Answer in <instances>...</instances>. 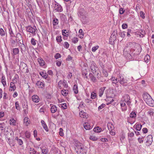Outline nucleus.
<instances>
[{
  "mask_svg": "<svg viewBox=\"0 0 154 154\" xmlns=\"http://www.w3.org/2000/svg\"><path fill=\"white\" fill-rule=\"evenodd\" d=\"M131 43H129L127 44V46L124 48L123 50V55L127 59H130L133 57L134 54L133 53L134 51V49L131 48L129 46Z\"/></svg>",
  "mask_w": 154,
  "mask_h": 154,
  "instance_id": "obj_1",
  "label": "nucleus"
},
{
  "mask_svg": "<svg viewBox=\"0 0 154 154\" xmlns=\"http://www.w3.org/2000/svg\"><path fill=\"white\" fill-rule=\"evenodd\" d=\"M85 146L79 142L76 144V148H75L76 150H77V152H78V150H79L80 152H81L83 153V152H85Z\"/></svg>",
  "mask_w": 154,
  "mask_h": 154,
  "instance_id": "obj_2",
  "label": "nucleus"
},
{
  "mask_svg": "<svg viewBox=\"0 0 154 154\" xmlns=\"http://www.w3.org/2000/svg\"><path fill=\"white\" fill-rule=\"evenodd\" d=\"M90 68L92 72L94 74H96L97 72L99 71L98 68L96 66V63L93 61L91 62Z\"/></svg>",
  "mask_w": 154,
  "mask_h": 154,
  "instance_id": "obj_3",
  "label": "nucleus"
},
{
  "mask_svg": "<svg viewBox=\"0 0 154 154\" xmlns=\"http://www.w3.org/2000/svg\"><path fill=\"white\" fill-rule=\"evenodd\" d=\"M26 28L27 32H30L34 35H35V30L36 29V28L35 26L32 27L29 26L26 27Z\"/></svg>",
  "mask_w": 154,
  "mask_h": 154,
  "instance_id": "obj_4",
  "label": "nucleus"
},
{
  "mask_svg": "<svg viewBox=\"0 0 154 154\" xmlns=\"http://www.w3.org/2000/svg\"><path fill=\"white\" fill-rule=\"evenodd\" d=\"M16 41L18 43V45L23 44V37L22 35L20 33H17L16 36Z\"/></svg>",
  "mask_w": 154,
  "mask_h": 154,
  "instance_id": "obj_5",
  "label": "nucleus"
},
{
  "mask_svg": "<svg viewBox=\"0 0 154 154\" xmlns=\"http://www.w3.org/2000/svg\"><path fill=\"white\" fill-rule=\"evenodd\" d=\"M118 79H119L118 81H119L120 83L122 85H124L125 84L127 83V80L121 75H119Z\"/></svg>",
  "mask_w": 154,
  "mask_h": 154,
  "instance_id": "obj_6",
  "label": "nucleus"
},
{
  "mask_svg": "<svg viewBox=\"0 0 154 154\" xmlns=\"http://www.w3.org/2000/svg\"><path fill=\"white\" fill-rule=\"evenodd\" d=\"M54 9L56 11L58 12H61L63 11L62 7L60 5L57 3L55 4Z\"/></svg>",
  "mask_w": 154,
  "mask_h": 154,
  "instance_id": "obj_7",
  "label": "nucleus"
},
{
  "mask_svg": "<svg viewBox=\"0 0 154 154\" xmlns=\"http://www.w3.org/2000/svg\"><path fill=\"white\" fill-rule=\"evenodd\" d=\"M79 17L81 18V20L83 24H85L87 23V21L86 19V17L84 15L83 13H82V14H80V16H79Z\"/></svg>",
  "mask_w": 154,
  "mask_h": 154,
  "instance_id": "obj_8",
  "label": "nucleus"
},
{
  "mask_svg": "<svg viewBox=\"0 0 154 154\" xmlns=\"http://www.w3.org/2000/svg\"><path fill=\"white\" fill-rule=\"evenodd\" d=\"M143 97L146 103L147 100H149L151 96L150 95L147 93H144L143 95Z\"/></svg>",
  "mask_w": 154,
  "mask_h": 154,
  "instance_id": "obj_9",
  "label": "nucleus"
},
{
  "mask_svg": "<svg viewBox=\"0 0 154 154\" xmlns=\"http://www.w3.org/2000/svg\"><path fill=\"white\" fill-rule=\"evenodd\" d=\"M152 141V136L151 135H148L147 137V140L146 143L148 144V145H150Z\"/></svg>",
  "mask_w": 154,
  "mask_h": 154,
  "instance_id": "obj_10",
  "label": "nucleus"
},
{
  "mask_svg": "<svg viewBox=\"0 0 154 154\" xmlns=\"http://www.w3.org/2000/svg\"><path fill=\"white\" fill-rule=\"evenodd\" d=\"M126 99L125 98V100ZM125 100L124 101H121L120 105L121 107L122 108V110L123 111H125L127 109V107H125L126 105V104L125 103Z\"/></svg>",
  "mask_w": 154,
  "mask_h": 154,
  "instance_id": "obj_11",
  "label": "nucleus"
},
{
  "mask_svg": "<svg viewBox=\"0 0 154 154\" xmlns=\"http://www.w3.org/2000/svg\"><path fill=\"white\" fill-rule=\"evenodd\" d=\"M146 103L149 106L152 107L154 106V101L151 97L150 98V99L149 100H147Z\"/></svg>",
  "mask_w": 154,
  "mask_h": 154,
  "instance_id": "obj_12",
  "label": "nucleus"
},
{
  "mask_svg": "<svg viewBox=\"0 0 154 154\" xmlns=\"http://www.w3.org/2000/svg\"><path fill=\"white\" fill-rule=\"evenodd\" d=\"M32 99L34 102L36 103L38 102L39 100L38 97L36 95H34L32 96Z\"/></svg>",
  "mask_w": 154,
  "mask_h": 154,
  "instance_id": "obj_13",
  "label": "nucleus"
},
{
  "mask_svg": "<svg viewBox=\"0 0 154 154\" xmlns=\"http://www.w3.org/2000/svg\"><path fill=\"white\" fill-rule=\"evenodd\" d=\"M41 123L42 124V125L43 126V128L47 132L48 131V127L46 124L45 122L43 120H42L41 121Z\"/></svg>",
  "mask_w": 154,
  "mask_h": 154,
  "instance_id": "obj_14",
  "label": "nucleus"
},
{
  "mask_svg": "<svg viewBox=\"0 0 154 154\" xmlns=\"http://www.w3.org/2000/svg\"><path fill=\"white\" fill-rule=\"evenodd\" d=\"M18 46L20 47L21 48V51L22 53L23 51L25 52L26 50V47L25 45L23 44H23H20L18 45Z\"/></svg>",
  "mask_w": 154,
  "mask_h": 154,
  "instance_id": "obj_15",
  "label": "nucleus"
},
{
  "mask_svg": "<svg viewBox=\"0 0 154 154\" xmlns=\"http://www.w3.org/2000/svg\"><path fill=\"white\" fill-rule=\"evenodd\" d=\"M36 85L39 88H42L44 87L45 84L43 82L38 81L36 83Z\"/></svg>",
  "mask_w": 154,
  "mask_h": 154,
  "instance_id": "obj_16",
  "label": "nucleus"
},
{
  "mask_svg": "<svg viewBox=\"0 0 154 154\" xmlns=\"http://www.w3.org/2000/svg\"><path fill=\"white\" fill-rule=\"evenodd\" d=\"M105 87H103L100 88L99 90L98 93L99 94V96L100 97H101L102 95H103L104 92V91L105 90Z\"/></svg>",
  "mask_w": 154,
  "mask_h": 154,
  "instance_id": "obj_17",
  "label": "nucleus"
},
{
  "mask_svg": "<svg viewBox=\"0 0 154 154\" xmlns=\"http://www.w3.org/2000/svg\"><path fill=\"white\" fill-rule=\"evenodd\" d=\"M80 116L82 118H87L88 115L87 113L84 112V111H81L79 113Z\"/></svg>",
  "mask_w": 154,
  "mask_h": 154,
  "instance_id": "obj_18",
  "label": "nucleus"
},
{
  "mask_svg": "<svg viewBox=\"0 0 154 154\" xmlns=\"http://www.w3.org/2000/svg\"><path fill=\"white\" fill-rule=\"evenodd\" d=\"M84 126L85 129L87 130H89L91 129V127L90 125L89 124L88 122H85L84 124Z\"/></svg>",
  "mask_w": 154,
  "mask_h": 154,
  "instance_id": "obj_19",
  "label": "nucleus"
},
{
  "mask_svg": "<svg viewBox=\"0 0 154 154\" xmlns=\"http://www.w3.org/2000/svg\"><path fill=\"white\" fill-rule=\"evenodd\" d=\"M107 127L109 131H112L114 128L113 125L111 123H109L107 125Z\"/></svg>",
  "mask_w": 154,
  "mask_h": 154,
  "instance_id": "obj_20",
  "label": "nucleus"
},
{
  "mask_svg": "<svg viewBox=\"0 0 154 154\" xmlns=\"http://www.w3.org/2000/svg\"><path fill=\"white\" fill-rule=\"evenodd\" d=\"M116 35H117V32H116L115 33V32H113L111 35L110 39L111 40H115L116 39Z\"/></svg>",
  "mask_w": 154,
  "mask_h": 154,
  "instance_id": "obj_21",
  "label": "nucleus"
},
{
  "mask_svg": "<svg viewBox=\"0 0 154 154\" xmlns=\"http://www.w3.org/2000/svg\"><path fill=\"white\" fill-rule=\"evenodd\" d=\"M57 110V107L55 105H53L51 108V111L52 113H54Z\"/></svg>",
  "mask_w": 154,
  "mask_h": 154,
  "instance_id": "obj_22",
  "label": "nucleus"
},
{
  "mask_svg": "<svg viewBox=\"0 0 154 154\" xmlns=\"http://www.w3.org/2000/svg\"><path fill=\"white\" fill-rule=\"evenodd\" d=\"M53 24L54 26L57 25L59 23V20L56 17L53 18Z\"/></svg>",
  "mask_w": 154,
  "mask_h": 154,
  "instance_id": "obj_23",
  "label": "nucleus"
},
{
  "mask_svg": "<svg viewBox=\"0 0 154 154\" xmlns=\"http://www.w3.org/2000/svg\"><path fill=\"white\" fill-rule=\"evenodd\" d=\"M10 87L12 88L11 89H10V90L11 91H14L16 89V87L14 83L13 82H11L10 83Z\"/></svg>",
  "mask_w": 154,
  "mask_h": 154,
  "instance_id": "obj_24",
  "label": "nucleus"
},
{
  "mask_svg": "<svg viewBox=\"0 0 154 154\" xmlns=\"http://www.w3.org/2000/svg\"><path fill=\"white\" fill-rule=\"evenodd\" d=\"M38 61L40 66H43L45 65V62L42 59V58H41L38 59Z\"/></svg>",
  "mask_w": 154,
  "mask_h": 154,
  "instance_id": "obj_25",
  "label": "nucleus"
},
{
  "mask_svg": "<svg viewBox=\"0 0 154 154\" xmlns=\"http://www.w3.org/2000/svg\"><path fill=\"white\" fill-rule=\"evenodd\" d=\"M23 65V66H24V67L23 68V69H24V68H25L26 69V72L27 73L28 72L29 70H28L27 67L26 65V64L25 63H22L21 65H20V69H21L22 68V66Z\"/></svg>",
  "mask_w": 154,
  "mask_h": 154,
  "instance_id": "obj_26",
  "label": "nucleus"
},
{
  "mask_svg": "<svg viewBox=\"0 0 154 154\" xmlns=\"http://www.w3.org/2000/svg\"><path fill=\"white\" fill-rule=\"evenodd\" d=\"M89 76L91 80L93 82H96V79L95 77L94 76L93 74L90 73L89 74Z\"/></svg>",
  "mask_w": 154,
  "mask_h": 154,
  "instance_id": "obj_27",
  "label": "nucleus"
},
{
  "mask_svg": "<svg viewBox=\"0 0 154 154\" xmlns=\"http://www.w3.org/2000/svg\"><path fill=\"white\" fill-rule=\"evenodd\" d=\"M40 149L42 150V153L43 154H47L48 153V150L47 148L43 149V147H41Z\"/></svg>",
  "mask_w": 154,
  "mask_h": 154,
  "instance_id": "obj_28",
  "label": "nucleus"
},
{
  "mask_svg": "<svg viewBox=\"0 0 154 154\" xmlns=\"http://www.w3.org/2000/svg\"><path fill=\"white\" fill-rule=\"evenodd\" d=\"M73 90L74 93L77 94L78 93V89L77 85H74L73 87Z\"/></svg>",
  "mask_w": 154,
  "mask_h": 154,
  "instance_id": "obj_29",
  "label": "nucleus"
},
{
  "mask_svg": "<svg viewBox=\"0 0 154 154\" xmlns=\"http://www.w3.org/2000/svg\"><path fill=\"white\" fill-rule=\"evenodd\" d=\"M101 131V128L98 126L97 127L94 128V131L95 132L100 133Z\"/></svg>",
  "mask_w": 154,
  "mask_h": 154,
  "instance_id": "obj_30",
  "label": "nucleus"
},
{
  "mask_svg": "<svg viewBox=\"0 0 154 154\" xmlns=\"http://www.w3.org/2000/svg\"><path fill=\"white\" fill-rule=\"evenodd\" d=\"M19 52V51L18 48H14L13 49V53L14 55L17 54Z\"/></svg>",
  "mask_w": 154,
  "mask_h": 154,
  "instance_id": "obj_31",
  "label": "nucleus"
},
{
  "mask_svg": "<svg viewBox=\"0 0 154 154\" xmlns=\"http://www.w3.org/2000/svg\"><path fill=\"white\" fill-rule=\"evenodd\" d=\"M135 127L137 131H140L142 125L141 124H138L136 125Z\"/></svg>",
  "mask_w": 154,
  "mask_h": 154,
  "instance_id": "obj_32",
  "label": "nucleus"
},
{
  "mask_svg": "<svg viewBox=\"0 0 154 154\" xmlns=\"http://www.w3.org/2000/svg\"><path fill=\"white\" fill-rule=\"evenodd\" d=\"M40 74L41 75L43 78L46 79L47 78L48 76V74L44 72H40Z\"/></svg>",
  "mask_w": 154,
  "mask_h": 154,
  "instance_id": "obj_33",
  "label": "nucleus"
},
{
  "mask_svg": "<svg viewBox=\"0 0 154 154\" xmlns=\"http://www.w3.org/2000/svg\"><path fill=\"white\" fill-rule=\"evenodd\" d=\"M62 94L63 96H66L68 94V90L66 89H64L61 91Z\"/></svg>",
  "mask_w": 154,
  "mask_h": 154,
  "instance_id": "obj_34",
  "label": "nucleus"
},
{
  "mask_svg": "<svg viewBox=\"0 0 154 154\" xmlns=\"http://www.w3.org/2000/svg\"><path fill=\"white\" fill-rule=\"evenodd\" d=\"M111 100V101H110V102H109L107 103H106V104L107 105H109V104H112V103L114 101V100L112 99L111 97H107L106 98V100Z\"/></svg>",
  "mask_w": 154,
  "mask_h": 154,
  "instance_id": "obj_35",
  "label": "nucleus"
},
{
  "mask_svg": "<svg viewBox=\"0 0 154 154\" xmlns=\"http://www.w3.org/2000/svg\"><path fill=\"white\" fill-rule=\"evenodd\" d=\"M36 151H35V149L32 148H30L29 153L30 154H36Z\"/></svg>",
  "mask_w": 154,
  "mask_h": 154,
  "instance_id": "obj_36",
  "label": "nucleus"
},
{
  "mask_svg": "<svg viewBox=\"0 0 154 154\" xmlns=\"http://www.w3.org/2000/svg\"><path fill=\"white\" fill-rule=\"evenodd\" d=\"M2 83L3 86L5 87L6 85V82L5 81V77L4 76H2Z\"/></svg>",
  "mask_w": 154,
  "mask_h": 154,
  "instance_id": "obj_37",
  "label": "nucleus"
},
{
  "mask_svg": "<svg viewBox=\"0 0 154 154\" xmlns=\"http://www.w3.org/2000/svg\"><path fill=\"white\" fill-rule=\"evenodd\" d=\"M29 119L28 117H26L24 119V122L26 124V125H28L29 124Z\"/></svg>",
  "mask_w": 154,
  "mask_h": 154,
  "instance_id": "obj_38",
  "label": "nucleus"
},
{
  "mask_svg": "<svg viewBox=\"0 0 154 154\" xmlns=\"http://www.w3.org/2000/svg\"><path fill=\"white\" fill-rule=\"evenodd\" d=\"M9 33L11 37H15L14 34L13 33L12 29L11 28L9 29Z\"/></svg>",
  "mask_w": 154,
  "mask_h": 154,
  "instance_id": "obj_39",
  "label": "nucleus"
},
{
  "mask_svg": "<svg viewBox=\"0 0 154 154\" xmlns=\"http://www.w3.org/2000/svg\"><path fill=\"white\" fill-rule=\"evenodd\" d=\"M15 108L16 109L20 110V107L19 102L18 101L16 102L15 103Z\"/></svg>",
  "mask_w": 154,
  "mask_h": 154,
  "instance_id": "obj_40",
  "label": "nucleus"
},
{
  "mask_svg": "<svg viewBox=\"0 0 154 154\" xmlns=\"http://www.w3.org/2000/svg\"><path fill=\"white\" fill-rule=\"evenodd\" d=\"M136 113L134 112H132L131 113L130 116L131 118H134L136 117Z\"/></svg>",
  "mask_w": 154,
  "mask_h": 154,
  "instance_id": "obj_41",
  "label": "nucleus"
},
{
  "mask_svg": "<svg viewBox=\"0 0 154 154\" xmlns=\"http://www.w3.org/2000/svg\"><path fill=\"white\" fill-rule=\"evenodd\" d=\"M56 40L57 42H61L62 41L61 36H57Z\"/></svg>",
  "mask_w": 154,
  "mask_h": 154,
  "instance_id": "obj_42",
  "label": "nucleus"
},
{
  "mask_svg": "<svg viewBox=\"0 0 154 154\" xmlns=\"http://www.w3.org/2000/svg\"><path fill=\"white\" fill-rule=\"evenodd\" d=\"M103 75L105 77H106L108 76V73L107 71L103 69L102 71Z\"/></svg>",
  "mask_w": 154,
  "mask_h": 154,
  "instance_id": "obj_43",
  "label": "nucleus"
},
{
  "mask_svg": "<svg viewBox=\"0 0 154 154\" xmlns=\"http://www.w3.org/2000/svg\"><path fill=\"white\" fill-rule=\"evenodd\" d=\"M90 139L93 141H96L98 139V138L95 136H91L90 137Z\"/></svg>",
  "mask_w": 154,
  "mask_h": 154,
  "instance_id": "obj_44",
  "label": "nucleus"
},
{
  "mask_svg": "<svg viewBox=\"0 0 154 154\" xmlns=\"http://www.w3.org/2000/svg\"><path fill=\"white\" fill-rule=\"evenodd\" d=\"M96 97V94L94 93V92H92L91 94V98L92 99H94Z\"/></svg>",
  "mask_w": 154,
  "mask_h": 154,
  "instance_id": "obj_45",
  "label": "nucleus"
},
{
  "mask_svg": "<svg viewBox=\"0 0 154 154\" xmlns=\"http://www.w3.org/2000/svg\"><path fill=\"white\" fill-rule=\"evenodd\" d=\"M36 40H35L34 38H32L31 40V44L33 45H35L36 44Z\"/></svg>",
  "mask_w": 154,
  "mask_h": 154,
  "instance_id": "obj_46",
  "label": "nucleus"
},
{
  "mask_svg": "<svg viewBox=\"0 0 154 154\" xmlns=\"http://www.w3.org/2000/svg\"><path fill=\"white\" fill-rule=\"evenodd\" d=\"M139 33L140 34V37H143L145 36V32L144 31H141V32H140Z\"/></svg>",
  "mask_w": 154,
  "mask_h": 154,
  "instance_id": "obj_47",
  "label": "nucleus"
},
{
  "mask_svg": "<svg viewBox=\"0 0 154 154\" xmlns=\"http://www.w3.org/2000/svg\"><path fill=\"white\" fill-rule=\"evenodd\" d=\"M0 34L2 36H4L5 35V31L2 28L0 29Z\"/></svg>",
  "mask_w": 154,
  "mask_h": 154,
  "instance_id": "obj_48",
  "label": "nucleus"
},
{
  "mask_svg": "<svg viewBox=\"0 0 154 154\" xmlns=\"http://www.w3.org/2000/svg\"><path fill=\"white\" fill-rule=\"evenodd\" d=\"M144 137H142V138H139L138 139V140L139 142L140 143H143V138Z\"/></svg>",
  "mask_w": 154,
  "mask_h": 154,
  "instance_id": "obj_49",
  "label": "nucleus"
},
{
  "mask_svg": "<svg viewBox=\"0 0 154 154\" xmlns=\"http://www.w3.org/2000/svg\"><path fill=\"white\" fill-rule=\"evenodd\" d=\"M25 134L26 135V137L27 138H29L30 136V132H28V131H26L25 133Z\"/></svg>",
  "mask_w": 154,
  "mask_h": 154,
  "instance_id": "obj_50",
  "label": "nucleus"
},
{
  "mask_svg": "<svg viewBox=\"0 0 154 154\" xmlns=\"http://www.w3.org/2000/svg\"><path fill=\"white\" fill-rule=\"evenodd\" d=\"M150 59V57L148 55H146L144 57V60L145 62H147V61L148 60Z\"/></svg>",
  "mask_w": 154,
  "mask_h": 154,
  "instance_id": "obj_51",
  "label": "nucleus"
},
{
  "mask_svg": "<svg viewBox=\"0 0 154 154\" xmlns=\"http://www.w3.org/2000/svg\"><path fill=\"white\" fill-rule=\"evenodd\" d=\"M66 31V29H64L62 30V35H63L65 37L66 36V37H67L69 35V34H67L66 35V33L65 32V31Z\"/></svg>",
  "mask_w": 154,
  "mask_h": 154,
  "instance_id": "obj_52",
  "label": "nucleus"
},
{
  "mask_svg": "<svg viewBox=\"0 0 154 154\" xmlns=\"http://www.w3.org/2000/svg\"><path fill=\"white\" fill-rule=\"evenodd\" d=\"M17 143L20 145H21L23 143V142L21 139H17Z\"/></svg>",
  "mask_w": 154,
  "mask_h": 154,
  "instance_id": "obj_53",
  "label": "nucleus"
},
{
  "mask_svg": "<svg viewBox=\"0 0 154 154\" xmlns=\"http://www.w3.org/2000/svg\"><path fill=\"white\" fill-rule=\"evenodd\" d=\"M66 104V103H63L62 104L61 107L63 109H65L67 107Z\"/></svg>",
  "mask_w": 154,
  "mask_h": 154,
  "instance_id": "obj_54",
  "label": "nucleus"
},
{
  "mask_svg": "<svg viewBox=\"0 0 154 154\" xmlns=\"http://www.w3.org/2000/svg\"><path fill=\"white\" fill-rule=\"evenodd\" d=\"M119 35L122 38H124L125 35V32H121L119 33Z\"/></svg>",
  "mask_w": 154,
  "mask_h": 154,
  "instance_id": "obj_55",
  "label": "nucleus"
},
{
  "mask_svg": "<svg viewBox=\"0 0 154 154\" xmlns=\"http://www.w3.org/2000/svg\"><path fill=\"white\" fill-rule=\"evenodd\" d=\"M99 48V46H96L93 47L92 48V51L93 52H95L97 49Z\"/></svg>",
  "mask_w": 154,
  "mask_h": 154,
  "instance_id": "obj_56",
  "label": "nucleus"
},
{
  "mask_svg": "<svg viewBox=\"0 0 154 154\" xmlns=\"http://www.w3.org/2000/svg\"><path fill=\"white\" fill-rule=\"evenodd\" d=\"M63 129L61 128H60V131L59 132V135L61 136H63L64 134L63 132Z\"/></svg>",
  "mask_w": 154,
  "mask_h": 154,
  "instance_id": "obj_57",
  "label": "nucleus"
},
{
  "mask_svg": "<svg viewBox=\"0 0 154 154\" xmlns=\"http://www.w3.org/2000/svg\"><path fill=\"white\" fill-rule=\"evenodd\" d=\"M78 41V38L76 37H75L72 39V42L74 43H76Z\"/></svg>",
  "mask_w": 154,
  "mask_h": 154,
  "instance_id": "obj_58",
  "label": "nucleus"
},
{
  "mask_svg": "<svg viewBox=\"0 0 154 154\" xmlns=\"http://www.w3.org/2000/svg\"><path fill=\"white\" fill-rule=\"evenodd\" d=\"M63 84L65 88H67L68 87V86L67 82L66 81H65V80L63 82Z\"/></svg>",
  "mask_w": 154,
  "mask_h": 154,
  "instance_id": "obj_59",
  "label": "nucleus"
},
{
  "mask_svg": "<svg viewBox=\"0 0 154 154\" xmlns=\"http://www.w3.org/2000/svg\"><path fill=\"white\" fill-rule=\"evenodd\" d=\"M125 11V10L123 8H121L119 9V13L122 14H123Z\"/></svg>",
  "mask_w": 154,
  "mask_h": 154,
  "instance_id": "obj_60",
  "label": "nucleus"
},
{
  "mask_svg": "<svg viewBox=\"0 0 154 154\" xmlns=\"http://www.w3.org/2000/svg\"><path fill=\"white\" fill-rule=\"evenodd\" d=\"M106 105L105 104L103 103L100 106H99L98 108V110H100L101 109H102V108H104L105 106Z\"/></svg>",
  "mask_w": 154,
  "mask_h": 154,
  "instance_id": "obj_61",
  "label": "nucleus"
},
{
  "mask_svg": "<svg viewBox=\"0 0 154 154\" xmlns=\"http://www.w3.org/2000/svg\"><path fill=\"white\" fill-rule=\"evenodd\" d=\"M54 57L56 59H57L60 57L61 55L59 53H57L55 55Z\"/></svg>",
  "mask_w": 154,
  "mask_h": 154,
  "instance_id": "obj_62",
  "label": "nucleus"
},
{
  "mask_svg": "<svg viewBox=\"0 0 154 154\" xmlns=\"http://www.w3.org/2000/svg\"><path fill=\"white\" fill-rule=\"evenodd\" d=\"M122 27L123 29H126L128 27V25L126 23H123L122 25Z\"/></svg>",
  "mask_w": 154,
  "mask_h": 154,
  "instance_id": "obj_63",
  "label": "nucleus"
},
{
  "mask_svg": "<svg viewBox=\"0 0 154 154\" xmlns=\"http://www.w3.org/2000/svg\"><path fill=\"white\" fill-rule=\"evenodd\" d=\"M69 44L67 42H64V46L66 48H68L69 47Z\"/></svg>",
  "mask_w": 154,
  "mask_h": 154,
  "instance_id": "obj_64",
  "label": "nucleus"
}]
</instances>
